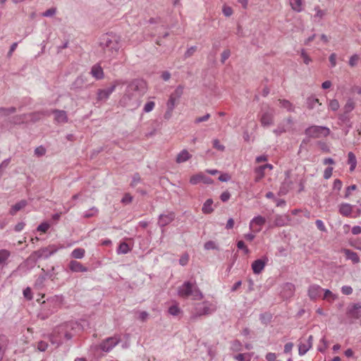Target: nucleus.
Listing matches in <instances>:
<instances>
[{
    "instance_id": "obj_1",
    "label": "nucleus",
    "mask_w": 361,
    "mask_h": 361,
    "mask_svg": "<svg viewBox=\"0 0 361 361\" xmlns=\"http://www.w3.org/2000/svg\"><path fill=\"white\" fill-rule=\"evenodd\" d=\"M102 44L105 54L109 57H115L121 47V37L114 33L106 34Z\"/></svg>"
},
{
    "instance_id": "obj_2",
    "label": "nucleus",
    "mask_w": 361,
    "mask_h": 361,
    "mask_svg": "<svg viewBox=\"0 0 361 361\" xmlns=\"http://www.w3.org/2000/svg\"><path fill=\"white\" fill-rule=\"evenodd\" d=\"M178 294L181 298L191 297L192 300H199L203 297L202 293L195 286V283L185 282L178 289Z\"/></svg>"
},
{
    "instance_id": "obj_3",
    "label": "nucleus",
    "mask_w": 361,
    "mask_h": 361,
    "mask_svg": "<svg viewBox=\"0 0 361 361\" xmlns=\"http://www.w3.org/2000/svg\"><path fill=\"white\" fill-rule=\"evenodd\" d=\"M183 93V87L178 86L176 90L171 94L169 98L166 102L167 109L164 114V118L169 119L172 116L173 111L178 104L179 99Z\"/></svg>"
},
{
    "instance_id": "obj_4",
    "label": "nucleus",
    "mask_w": 361,
    "mask_h": 361,
    "mask_svg": "<svg viewBox=\"0 0 361 361\" xmlns=\"http://www.w3.org/2000/svg\"><path fill=\"white\" fill-rule=\"evenodd\" d=\"M141 84L142 82L137 80L129 83L126 90V92L121 100V102L124 106L129 105L130 101L136 97V93L139 90V87Z\"/></svg>"
},
{
    "instance_id": "obj_5",
    "label": "nucleus",
    "mask_w": 361,
    "mask_h": 361,
    "mask_svg": "<svg viewBox=\"0 0 361 361\" xmlns=\"http://www.w3.org/2000/svg\"><path fill=\"white\" fill-rule=\"evenodd\" d=\"M66 324L56 327L51 335L50 341L53 344L59 345L61 343V334H63L67 339L71 338V335L66 332Z\"/></svg>"
},
{
    "instance_id": "obj_6",
    "label": "nucleus",
    "mask_w": 361,
    "mask_h": 361,
    "mask_svg": "<svg viewBox=\"0 0 361 361\" xmlns=\"http://www.w3.org/2000/svg\"><path fill=\"white\" fill-rule=\"evenodd\" d=\"M125 82L122 80H116L113 82L111 87L104 90H99L97 92L98 100H105L109 98L110 94L116 90V87L121 85H124Z\"/></svg>"
},
{
    "instance_id": "obj_7",
    "label": "nucleus",
    "mask_w": 361,
    "mask_h": 361,
    "mask_svg": "<svg viewBox=\"0 0 361 361\" xmlns=\"http://www.w3.org/2000/svg\"><path fill=\"white\" fill-rule=\"evenodd\" d=\"M265 223L266 219L264 216L261 215L256 216L250 221L249 228L252 233H258L262 230Z\"/></svg>"
},
{
    "instance_id": "obj_8",
    "label": "nucleus",
    "mask_w": 361,
    "mask_h": 361,
    "mask_svg": "<svg viewBox=\"0 0 361 361\" xmlns=\"http://www.w3.org/2000/svg\"><path fill=\"white\" fill-rule=\"evenodd\" d=\"M215 310V305L207 301L197 304L195 308L197 316L209 314L214 312Z\"/></svg>"
},
{
    "instance_id": "obj_9",
    "label": "nucleus",
    "mask_w": 361,
    "mask_h": 361,
    "mask_svg": "<svg viewBox=\"0 0 361 361\" xmlns=\"http://www.w3.org/2000/svg\"><path fill=\"white\" fill-rule=\"evenodd\" d=\"M329 133L330 130L328 128L317 126L310 127L305 130L306 135L312 137L327 136Z\"/></svg>"
},
{
    "instance_id": "obj_10",
    "label": "nucleus",
    "mask_w": 361,
    "mask_h": 361,
    "mask_svg": "<svg viewBox=\"0 0 361 361\" xmlns=\"http://www.w3.org/2000/svg\"><path fill=\"white\" fill-rule=\"evenodd\" d=\"M190 183L192 185H197L200 183H203L204 184H212L213 180L211 178L206 176L202 173H199L190 177Z\"/></svg>"
},
{
    "instance_id": "obj_11",
    "label": "nucleus",
    "mask_w": 361,
    "mask_h": 361,
    "mask_svg": "<svg viewBox=\"0 0 361 361\" xmlns=\"http://www.w3.org/2000/svg\"><path fill=\"white\" fill-rule=\"evenodd\" d=\"M120 339L117 336L110 337L106 338L100 344V348L103 351L109 352L110 351L114 346H116Z\"/></svg>"
},
{
    "instance_id": "obj_12",
    "label": "nucleus",
    "mask_w": 361,
    "mask_h": 361,
    "mask_svg": "<svg viewBox=\"0 0 361 361\" xmlns=\"http://www.w3.org/2000/svg\"><path fill=\"white\" fill-rule=\"evenodd\" d=\"M312 336H310L307 339H302L299 343V354L301 355H305L312 345Z\"/></svg>"
},
{
    "instance_id": "obj_13",
    "label": "nucleus",
    "mask_w": 361,
    "mask_h": 361,
    "mask_svg": "<svg viewBox=\"0 0 361 361\" xmlns=\"http://www.w3.org/2000/svg\"><path fill=\"white\" fill-rule=\"evenodd\" d=\"M260 122L264 127L270 126L274 122V111L273 110H267L262 114Z\"/></svg>"
},
{
    "instance_id": "obj_14",
    "label": "nucleus",
    "mask_w": 361,
    "mask_h": 361,
    "mask_svg": "<svg viewBox=\"0 0 361 361\" xmlns=\"http://www.w3.org/2000/svg\"><path fill=\"white\" fill-rule=\"evenodd\" d=\"M267 258L258 259L255 260L252 264V269L255 274H260L264 269L266 264L267 263Z\"/></svg>"
},
{
    "instance_id": "obj_15",
    "label": "nucleus",
    "mask_w": 361,
    "mask_h": 361,
    "mask_svg": "<svg viewBox=\"0 0 361 361\" xmlns=\"http://www.w3.org/2000/svg\"><path fill=\"white\" fill-rule=\"evenodd\" d=\"M49 248L52 249V250L50 251L49 255L46 254V252H47L48 249L45 248V249H43V250L35 251L33 253H32V255L29 257L27 260H33V261H35L37 259L40 258V257H42L43 256L48 257L49 255L53 254L54 252H55L58 250V248H55L54 246H50Z\"/></svg>"
},
{
    "instance_id": "obj_16",
    "label": "nucleus",
    "mask_w": 361,
    "mask_h": 361,
    "mask_svg": "<svg viewBox=\"0 0 361 361\" xmlns=\"http://www.w3.org/2000/svg\"><path fill=\"white\" fill-rule=\"evenodd\" d=\"M338 212L341 215L345 217H352L353 206L348 203H341L338 205Z\"/></svg>"
},
{
    "instance_id": "obj_17",
    "label": "nucleus",
    "mask_w": 361,
    "mask_h": 361,
    "mask_svg": "<svg viewBox=\"0 0 361 361\" xmlns=\"http://www.w3.org/2000/svg\"><path fill=\"white\" fill-rule=\"evenodd\" d=\"M175 219V214L173 212H168L166 214H161L159 218L158 224L160 226L164 227L172 222Z\"/></svg>"
},
{
    "instance_id": "obj_18",
    "label": "nucleus",
    "mask_w": 361,
    "mask_h": 361,
    "mask_svg": "<svg viewBox=\"0 0 361 361\" xmlns=\"http://www.w3.org/2000/svg\"><path fill=\"white\" fill-rule=\"evenodd\" d=\"M289 221L290 218L288 215H276L274 218L273 225L269 226V228L286 226Z\"/></svg>"
},
{
    "instance_id": "obj_19",
    "label": "nucleus",
    "mask_w": 361,
    "mask_h": 361,
    "mask_svg": "<svg viewBox=\"0 0 361 361\" xmlns=\"http://www.w3.org/2000/svg\"><path fill=\"white\" fill-rule=\"evenodd\" d=\"M323 289L318 285H312L308 289V295L312 300H315L320 297Z\"/></svg>"
},
{
    "instance_id": "obj_20",
    "label": "nucleus",
    "mask_w": 361,
    "mask_h": 361,
    "mask_svg": "<svg viewBox=\"0 0 361 361\" xmlns=\"http://www.w3.org/2000/svg\"><path fill=\"white\" fill-rule=\"evenodd\" d=\"M348 314L353 318H360L361 317V305L360 303H357L349 307Z\"/></svg>"
},
{
    "instance_id": "obj_21",
    "label": "nucleus",
    "mask_w": 361,
    "mask_h": 361,
    "mask_svg": "<svg viewBox=\"0 0 361 361\" xmlns=\"http://www.w3.org/2000/svg\"><path fill=\"white\" fill-rule=\"evenodd\" d=\"M69 269L74 272H86L87 271V268L83 266L80 262L71 260L69 263Z\"/></svg>"
},
{
    "instance_id": "obj_22",
    "label": "nucleus",
    "mask_w": 361,
    "mask_h": 361,
    "mask_svg": "<svg viewBox=\"0 0 361 361\" xmlns=\"http://www.w3.org/2000/svg\"><path fill=\"white\" fill-rule=\"evenodd\" d=\"M191 157L192 154L187 149H183L177 154L176 161L177 164H182L188 161Z\"/></svg>"
},
{
    "instance_id": "obj_23",
    "label": "nucleus",
    "mask_w": 361,
    "mask_h": 361,
    "mask_svg": "<svg viewBox=\"0 0 361 361\" xmlns=\"http://www.w3.org/2000/svg\"><path fill=\"white\" fill-rule=\"evenodd\" d=\"M91 75L97 80H101L104 78V71L99 64H95L92 67Z\"/></svg>"
},
{
    "instance_id": "obj_24",
    "label": "nucleus",
    "mask_w": 361,
    "mask_h": 361,
    "mask_svg": "<svg viewBox=\"0 0 361 361\" xmlns=\"http://www.w3.org/2000/svg\"><path fill=\"white\" fill-rule=\"evenodd\" d=\"M289 5L292 10L295 12L300 13L304 9V1L303 0H288Z\"/></svg>"
},
{
    "instance_id": "obj_25",
    "label": "nucleus",
    "mask_w": 361,
    "mask_h": 361,
    "mask_svg": "<svg viewBox=\"0 0 361 361\" xmlns=\"http://www.w3.org/2000/svg\"><path fill=\"white\" fill-rule=\"evenodd\" d=\"M54 114V121L59 123H66L68 121V117L66 111L61 110H54L53 111Z\"/></svg>"
},
{
    "instance_id": "obj_26",
    "label": "nucleus",
    "mask_w": 361,
    "mask_h": 361,
    "mask_svg": "<svg viewBox=\"0 0 361 361\" xmlns=\"http://www.w3.org/2000/svg\"><path fill=\"white\" fill-rule=\"evenodd\" d=\"M342 252L345 255L346 259H350L354 264H357L360 262V258L357 254L348 249H343Z\"/></svg>"
},
{
    "instance_id": "obj_27",
    "label": "nucleus",
    "mask_w": 361,
    "mask_h": 361,
    "mask_svg": "<svg viewBox=\"0 0 361 361\" xmlns=\"http://www.w3.org/2000/svg\"><path fill=\"white\" fill-rule=\"evenodd\" d=\"M27 205V201L26 200H20V202H17L14 205H13L10 209L9 213L11 215H15L18 211L23 209Z\"/></svg>"
},
{
    "instance_id": "obj_28",
    "label": "nucleus",
    "mask_w": 361,
    "mask_h": 361,
    "mask_svg": "<svg viewBox=\"0 0 361 361\" xmlns=\"http://www.w3.org/2000/svg\"><path fill=\"white\" fill-rule=\"evenodd\" d=\"M29 121H35L33 118V116L24 114V115H21V116L15 117L13 123L15 124H20V123H26Z\"/></svg>"
},
{
    "instance_id": "obj_29",
    "label": "nucleus",
    "mask_w": 361,
    "mask_h": 361,
    "mask_svg": "<svg viewBox=\"0 0 361 361\" xmlns=\"http://www.w3.org/2000/svg\"><path fill=\"white\" fill-rule=\"evenodd\" d=\"M348 164H350V171H353L357 166V159L355 155L351 152L348 154Z\"/></svg>"
},
{
    "instance_id": "obj_30",
    "label": "nucleus",
    "mask_w": 361,
    "mask_h": 361,
    "mask_svg": "<svg viewBox=\"0 0 361 361\" xmlns=\"http://www.w3.org/2000/svg\"><path fill=\"white\" fill-rule=\"evenodd\" d=\"M355 107V102L353 99L348 98L343 106V111L345 114L351 112Z\"/></svg>"
},
{
    "instance_id": "obj_31",
    "label": "nucleus",
    "mask_w": 361,
    "mask_h": 361,
    "mask_svg": "<svg viewBox=\"0 0 361 361\" xmlns=\"http://www.w3.org/2000/svg\"><path fill=\"white\" fill-rule=\"evenodd\" d=\"M212 205L213 200L212 199H208L202 206V212L206 214L212 213L214 211Z\"/></svg>"
},
{
    "instance_id": "obj_32",
    "label": "nucleus",
    "mask_w": 361,
    "mask_h": 361,
    "mask_svg": "<svg viewBox=\"0 0 361 361\" xmlns=\"http://www.w3.org/2000/svg\"><path fill=\"white\" fill-rule=\"evenodd\" d=\"M252 357V353H239L233 356V358L237 361H250Z\"/></svg>"
},
{
    "instance_id": "obj_33",
    "label": "nucleus",
    "mask_w": 361,
    "mask_h": 361,
    "mask_svg": "<svg viewBox=\"0 0 361 361\" xmlns=\"http://www.w3.org/2000/svg\"><path fill=\"white\" fill-rule=\"evenodd\" d=\"M11 252L8 250L6 249L0 250V264L6 265L7 264V259L9 258Z\"/></svg>"
},
{
    "instance_id": "obj_34",
    "label": "nucleus",
    "mask_w": 361,
    "mask_h": 361,
    "mask_svg": "<svg viewBox=\"0 0 361 361\" xmlns=\"http://www.w3.org/2000/svg\"><path fill=\"white\" fill-rule=\"evenodd\" d=\"M322 105L319 100L314 96H310L307 99V106L309 109H312L316 104Z\"/></svg>"
},
{
    "instance_id": "obj_35",
    "label": "nucleus",
    "mask_w": 361,
    "mask_h": 361,
    "mask_svg": "<svg viewBox=\"0 0 361 361\" xmlns=\"http://www.w3.org/2000/svg\"><path fill=\"white\" fill-rule=\"evenodd\" d=\"M85 253V250L83 248H76L71 252V257L75 259H82Z\"/></svg>"
},
{
    "instance_id": "obj_36",
    "label": "nucleus",
    "mask_w": 361,
    "mask_h": 361,
    "mask_svg": "<svg viewBox=\"0 0 361 361\" xmlns=\"http://www.w3.org/2000/svg\"><path fill=\"white\" fill-rule=\"evenodd\" d=\"M279 106L281 108L286 109L288 111L293 109L292 104L286 99H279Z\"/></svg>"
},
{
    "instance_id": "obj_37",
    "label": "nucleus",
    "mask_w": 361,
    "mask_h": 361,
    "mask_svg": "<svg viewBox=\"0 0 361 361\" xmlns=\"http://www.w3.org/2000/svg\"><path fill=\"white\" fill-rule=\"evenodd\" d=\"M337 298V295L333 293L331 290L326 289L324 290V299L329 302H333Z\"/></svg>"
},
{
    "instance_id": "obj_38",
    "label": "nucleus",
    "mask_w": 361,
    "mask_h": 361,
    "mask_svg": "<svg viewBox=\"0 0 361 361\" xmlns=\"http://www.w3.org/2000/svg\"><path fill=\"white\" fill-rule=\"evenodd\" d=\"M328 106L329 109L336 111H337L340 107V104L338 101L336 99H330L328 102Z\"/></svg>"
},
{
    "instance_id": "obj_39",
    "label": "nucleus",
    "mask_w": 361,
    "mask_h": 361,
    "mask_svg": "<svg viewBox=\"0 0 361 361\" xmlns=\"http://www.w3.org/2000/svg\"><path fill=\"white\" fill-rule=\"evenodd\" d=\"M255 173L256 174L255 178V182H259L264 176V170H263L260 166L255 169Z\"/></svg>"
},
{
    "instance_id": "obj_40",
    "label": "nucleus",
    "mask_w": 361,
    "mask_h": 361,
    "mask_svg": "<svg viewBox=\"0 0 361 361\" xmlns=\"http://www.w3.org/2000/svg\"><path fill=\"white\" fill-rule=\"evenodd\" d=\"M130 251L129 246L126 243H121L118 248V254H126Z\"/></svg>"
},
{
    "instance_id": "obj_41",
    "label": "nucleus",
    "mask_w": 361,
    "mask_h": 361,
    "mask_svg": "<svg viewBox=\"0 0 361 361\" xmlns=\"http://www.w3.org/2000/svg\"><path fill=\"white\" fill-rule=\"evenodd\" d=\"M97 213H98V209L95 207H92L90 209H89L88 211H86L84 213L83 216L85 218H90L92 216H96L97 214Z\"/></svg>"
},
{
    "instance_id": "obj_42",
    "label": "nucleus",
    "mask_w": 361,
    "mask_h": 361,
    "mask_svg": "<svg viewBox=\"0 0 361 361\" xmlns=\"http://www.w3.org/2000/svg\"><path fill=\"white\" fill-rule=\"evenodd\" d=\"M154 106H155V103L153 101H149L145 104L143 111L145 113H149L154 109Z\"/></svg>"
},
{
    "instance_id": "obj_43",
    "label": "nucleus",
    "mask_w": 361,
    "mask_h": 361,
    "mask_svg": "<svg viewBox=\"0 0 361 361\" xmlns=\"http://www.w3.org/2000/svg\"><path fill=\"white\" fill-rule=\"evenodd\" d=\"M314 18H318L319 20L322 19L326 14L325 11L322 10L319 6H316L314 8Z\"/></svg>"
},
{
    "instance_id": "obj_44",
    "label": "nucleus",
    "mask_w": 361,
    "mask_h": 361,
    "mask_svg": "<svg viewBox=\"0 0 361 361\" xmlns=\"http://www.w3.org/2000/svg\"><path fill=\"white\" fill-rule=\"evenodd\" d=\"M169 312L171 315L176 316V315H178L180 312V310L178 307V305L176 304V305H171L169 308Z\"/></svg>"
},
{
    "instance_id": "obj_45",
    "label": "nucleus",
    "mask_w": 361,
    "mask_h": 361,
    "mask_svg": "<svg viewBox=\"0 0 361 361\" xmlns=\"http://www.w3.org/2000/svg\"><path fill=\"white\" fill-rule=\"evenodd\" d=\"M300 56L303 61V63H305L306 65H308L310 63L312 62V59L306 53V51L305 50H302Z\"/></svg>"
},
{
    "instance_id": "obj_46",
    "label": "nucleus",
    "mask_w": 361,
    "mask_h": 361,
    "mask_svg": "<svg viewBox=\"0 0 361 361\" xmlns=\"http://www.w3.org/2000/svg\"><path fill=\"white\" fill-rule=\"evenodd\" d=\"M359 60H360L359 56L357 54H354L349 59V65L351 67H354V66H357Z\"/></svg>"
},
{
    "instance_id": "obj_47",
    "label": "nucleus",
    "mask_w": 361,
    "mask_h": 361,
    "mask_svg": "<svg viewBox=\"0 0 361 361\" xmlns=\"http://www.w3.org/2000/svg\"><path fill=\"white\" fill-rule=\"evenodd\" d=\"M224 15L226 17H229L233 14V9L231 6L224 5L222 8Z\"/></svg>"
},
{
    "instance_id": "obj_48",
    "label": "nucleus",
    "mask_w": 361,
    "mask_h": 361,
    "mask_svg": "<svg viewBox=\"0 0 361 361\" xmlns=\"http://www.w3.org/2000/svg\"><path fill=\"white\" fill-rule=\"evenodd\" d=\"M56 13V8H51L44 11L42 15L44 17H51Z\"/></svg>"
},
{
    "instance_id": "obj_49",
    "label": "nucleus",
    "mask_w": 361,
    "mask_h": 361,
    "mask_svg": "<svg viewBox=\"0 0 361 361\" xmlns=\"http://www.w3.org/2000/svg\"><path fill=\"white\" fill-rule=\"evenodd\" d=\"M50 226L48 223H42L37 227V231L42 233H46L47 230L49 228Z\"/></svg>"
},
{
    "instance_id": "obj_50",
    "label": "nucleus",
    "mask_w": 361,
    "mask_h": 361,
    "mask_svg": "<svg viewBox=\"0 0 361 361\" xmlns=\"http://www.w3.org/2000/svg\"><path fill=\"white\" fill-rule=\"evenodd\" d=\"M15 111H16V109L13 107H11V108H8V109L2 108V109H0V114L2 115H8V114L14 113Z\"/></svg>"
},
{
    "instance_id": "obj_51",
    "label": "nucleus",
    "mask_w": 361,
    "mask_h": 361,
    "mask_svg": "<svg viewBox=\"0 0 361 361\" xmlns=\"http://www.w3.org/2000/svg\"><path fill=\"white\" fill-rule=\"evenodd\" d=\"M237 247L238 249L243 250L245 254L249 253V249L245 245V243L243 240H239L237 243Z\"/></svg>"
},
{
    "instance_id": "obj_52",
    "label": "nucleus",
    "mask_w": 361,
    "mask_h": 361,
    "mask_svg": "<svg viewBox=\"0 0 361 361\" xmlns=\"http://www.w3.org/2000/svg\"><path fill=\"white\" fill-rule=\"evenodd\" d=\"M188 261H189V255L188 254H184L180 257V258L179 259V263L182 266H185L188 264Z\"/></svg>"
},
{
    "instance_id": "obj_53",
    "label": "nucleus",
    "mask_w": 361,
    "mask_h": 361,
    "mask_svg": "<svg viewBox=\"0 0 361 361\" xmlns=\"http://www.w3.org/2000/svg\"><path fill=\"white\" fill-rule=\"evenodd\" d=\"M132 200H133V197L129 193H126L123 197V198L121 200V202L123 204H129L132 202Z\"/></svg>"
},
{
    "instance_id": "obj_54",
    "label": "nucleus",
    "mask_w": 361,
    "mask_h": 361,
    "mask_svg": "<svg viewBox=\"0 0 361 361\" xmlns=\"http://www.w3.org/2000/svg\"><path fill=\"white\" fill-rule=\"evenodd\" d=\"M196 47H191L187 49V51L185 52V57L188 58L190 57L194 54V53L196 51Z\"/></svg>"
},
{
    "instance_id": "obj_55",
    "label": "nucleus",
    "mask_w": 361,
    "mask_h": 361,
    "mask_svg": "<svg viewBox=\"0 0 361 361\" xmlns=\"http://www.w3.org/2000/svg\"><path fill=\"white\" fill-rule=\"evenodd\" d=\"M341 292L343 294L348 295L353 293V288L349 286H344L341 288Z\"/></svg>"
},
{
    "instance_id": "obj_56",
    "label": "nucleus",
    "mask_w": 361,
    "mask_h": 361,
    "mask_svg": "<svg viewBox=\"0 0 361 361\" xmlns=\"http://www.w3.org/2000/svg\"><path fill=\"white\" fill-rule=\"evenodd\" d=\"M357 189L356 185H352L348 186L346 188L345 194V198H348L351 194V192L353 190H355Z\"/></svg>"
},
{
    "instance_id": "obj_57",
    "label": "nucleus",
    "mask_w": 361,
    "mask_h": 361,
    "mask_svg": "<svg viewBox=\"0 0 361 361\" xmlns=\"http://www.w3.org/2000/svg\"><path fill=\"white\" fill-rule=\"evenodd\" d=\"M213 147L219 151H224V146L220 143L219 140L213 141Z\"/></svg>"
},
{
    "instance_id": "obj_58",
    "label": "nucleus",
    "mask_w": 361,
    "mask_h": 361,
    "mask_svg": "<svg viewBox=\"0 0 361 361\" xmlns=\"http://www.w3.org/2000/svg\"><path fill=\"white\" fill-rule=\"evenodd\" d=\"M333 172L332 167H327L324 171V178L325 179H329L331 178Z\"/></svg>"
},
{
    "instance_id": "obj_59",
    "label": "nucleus",
    "mask_w": 361,
    "mask_h": 361,
    "mask_svg": "<svg viewBox=\"0 0 361 361\" xmlns=\"http://www.w3.org/2000/svg\"><path fill=\"white\" fill-rule=\"evenodd\" d=\"M343 183L342 181L339 179H336L334 182L333 188L334 190H340L342 188Z\"/></svg>"
},
{
    "instance_id": "obj_60",
    "label": "nucleus",
    "mask_w": 361,
    "mask_h": 361,
    "mask_svg": "<svg viewBox=\"0 0 361 361\" xmlns=\"http://www.w3.org/2000/svg\"><path fill=\"white\" fill-rule=\"evenodd\" d=\"M231 55V51L227 49L222 52L221 57V61L224 63L226 60H227Z\"/></svg>"
},
{
    "instance_id": "obj_61",
    "label": "nucleus",
    "mask_w": 361,
    "mask_h": 361,
    "mask_svg": "<svg viewBox=\"0 0 361 361\" xmlns=\"http://www.w3.org/2000/svg\"><path fill=\"white\" fill-rule=\"evenodd\" d=\"M231 349H232L233 351H238V350H240V349H241V343H240L239 341H234V342L232 343Z\"/></svg>"
},
{
    "instance_id": "obj_62",
    "label": "nucleus",
    "mask_w": 361,
    "mask_h": 361,
    "mask_svg": "<svg viewBox=\"0 0 361 361\" xmlns=\"http://www.w3.org/2000/svg\"><path fill=\"white\" fill-rule=\"evenodd\" d=\"M216 244L213 241H208L204 244V248L206 250H214L216 249Z\"/></svg>"
},
{
    "instance_id": "obj_63",
    "label": "nucleus",
    "mask_w": 361,
    "mask_h": 361,
    "mask_svg": "<svg viewBox=\"0 0 361 361\" xmlns=\"http://www.w3.org/2000/svg\"><path fill=\"white\" fill-rule=\"evenodd\" d=\"M48 347V344L44 341H40L37 344V348L40 351H44Z\"/></svg>"
},
{
    "instance_id": "obj_64",
    "label": "nucleus",
    "mask_w": 361,
    "mask_h": 361,
    "mask_svg": "<svg viewBox=\"0 0 361 361\" xmlns=\"http://www.w3.org/2000/svg\"><path fill=\"white\" fill-rule=\"evenodd\" d=\"M231 195L228 191H225L221 193L220 198L221 201L226 202L230 199Z\"/></svg>"
}]
</instances>
